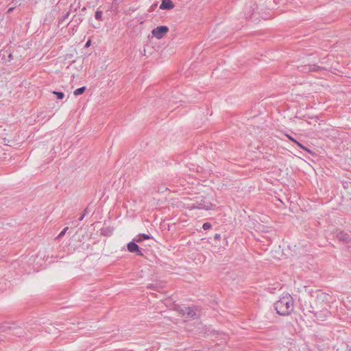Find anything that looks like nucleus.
<instances>
[{
  "mask_svg": "<svg viewBox=\"0 0 351 351\" xmlns=\"http://www.w3.org/2000/svg\"><path fill=\"white\" fill-rule=\"evenodd\" d=\"M274 308L278 315H289L294 308L293 299L291 295L285 294L275 302Z\"/></svg>",
  "mask_w": 351,
  "mask_h": 351,
  "instance_id": "nucleus-1",
  "label": "nucleus"
},
{
  "mask_svg": "<svg viewBox=\"0 0 351 351\" xmlns=\"http://www.w3.org/2000/svg\"><path fill=\"white\" fill-rule=\"evenodd\" d=\"M180 313L188 319H195L199 316V310L195 306L184 307L180 309Z\"/></svg>",
  "mask_w": 351,
  "mask_h": 351,
  "instance_id": "nucleus-2",
  "label": "nucleus"
},
{
  "mask_svg": "<svg viewBox=\"0 0 351 351\" xmlns=\"http://www.w3.org/2000/svg\"><path fill=\"white\" fill-rule=\"evenodd\" d=\"M191 208L193 209H203L208 210L213 209V205L210 202L202 199L200 202L193 203Z\"/></svg>",
  "mask_w": 351,
  "mask_h": 351,
  "instance_id": "nucleus-3",
  "label": "nucleus"
},
{
  "mask_svg": "<svg viewBox=\"0 0 351 351\" xmlns=\"http://www.w3.org/2000/svg\"><path fill=\"white\" fill-rule=\"evenodd\" d=\"M169 32L167 26H158L152 31V36L157 39H161Z\"/></svg>",
  "mask_w": 351,
  "mask_h": 351,
  "instance_id": "nucleus-4",
  "label": "nucleus"
},
{
  "mask_svg": "<svg viewBox=\"0 0 351 351\" xmlns=\"http://www.w3.org/2000/svg\"><path fill=\"white\" fill-rule=\"evenodd\" d=\"M128 250L132 253H136L138 256H143L142 251L135 242H130L128 243Z\"/></svg>",
  "mask_w": 351,
  "mask_h": 351,
  "instance_id": "nucleus-5",
  "label": "nucleus"
},
{
  "mask_svg": "<svg viewBox=\"0 0 351 351\" xmlns=\"http://www.w3.org/2000/svg\"><path fill=\"white\" fill-rule=\"evenodd\" d=\"M336 237L339 241H342L343 243H348L350 240V235L343 231L338 232L337 233Z\"/></svg>",
  "mask_w": 351,
  "mask_h": 351,
  "instance_id": "nucleus-6",
  "label": "nucleus"
},
{
  "mask_svg": "<svg viewBox=\"0 0 351 351\" xmlns=\"http://www.w3.org/2000/svg\"><path fill=\"white\" fill-rule=\"evenodd\" d=\"M175 7V5L171 0H162V3L160 5V10H171Z\"/></svg>",
  "mask_w": 351,
  "mask_h": 351,
  "instance_id": "nucleus-7",
  "label": "nucleus"
},
{
  "mask_svg": "<svg viewBox=\"0 0 351 351\" xmlns=\"http://www.w3.org/2000/svg\"><path fill=\"white\" fill-rule=\"evenodd\" d=\"M320 69L319 66L313 64V65H306L304 66L303 71H316Z\"/></svg>",
  "mask_w": 351,
  "mask_h": 351,
  "instance_id": "nucleus-8",
  "label": "nucleus"
},
{
  "mask_svg": "<svg viewBox=\"0 0 351 351\" xmlns=\"http://www.w3.org/2000/svg\"><path fill=\"white\" fill-rule=\"evenodd\" d=\"M138 238L134 239V241L140 243L143 239H149L151 237L147 234H141L138 236Z\"/></svg>",
  "mask_w": 351,
  "mask_h": 351,
  "instance_id": "nucleus-9",
  "label": "nucleus"
},
{
  "mask_svg": "<svg viewBox=\"0 0 351 351\" xmlns=\"http://www.w3.org/2000/svg\"><path fill=\"white\" fill-rule=\"evenodd\" d=\"M85 90H86V87L85 86L80 87L79 88H77L76 90H75L74 92H73V94H74L75 96L80 95L82 93H84Z\"/></svg>",
  "mask_w": 351,
  "mask_h": 351,
  "instance_id": "nucleus-10",
  "label": "nucleus"
},
{
  "mask_svg": "<svg viewBox=\"0 0 351 351\" xmlns=\"http://www.w3.org/2000/svg\"><path fill=\"white\" fill-rule=\"evenodd\" d=\"M53 93L56 95L58 99H62L64 94L62 92L53 91Z\"/></svg>",
  "mask_w": 351,
  "mask_h": 351,
  "instance_id": "nucleus-11",
  "label": "nucleus"
},
{
  "mask_svg": "<svg viewBox=\"0 0 351 351\" xmlns=\"http://www.w3.org/2000/svg\"><path fill=\"white\" fill-rule=\"evenodd\" d=\"M95 17L97 20L101 21L102 19V12L100 10H97Z\"/></svg>",
  "mask_w": 351,
  "mask_h": 351,
  "instance_id": "nucleus-12",
  "label": "nucleus"
},
{
  "mask_svg": "<svg viewBox=\"0 0 351 351\" xmlns=\"http://www.w3.org/2000/svg\"><path fill=\"white\" fill-rule=\"evenodd\" d=\"M296 145H298V147H300V148H302V149L306 151L307 152L310 153L311 151L310 149H308L307 147H306L305 146H304L302 144H301L300 143H299L298 141L296 142L295 143Z\"/></svg>",
  "mask_w": 351,
  "mask_h": 351,
  "instance_id": "nucleus-13",
  "label": "nucleus"
},
{
  "mask_svg": "<svg viewBox=\"0 0 351 351\" xmlns=\"http://www.w3.org/2000/svg\"><path fill=\"white\" fill-rule=\"evenodd\" d=\"M68 229H69L68 227L64 228L62 230V231L58 235L57 238L60 239V238L62 237L65 234V233H66V232L67 231Z\"/></svg>",
  "mask_w": 351,
  "mask_h": 351,
  "instance_id": "nucleus-14",
  "label": "nucleus"
},
{
  "mask_svg": "<svg viewBox=\"0 0 351 351\" xmlns=\"http://www.w3.org/2000/svg\"><path fill=\"white\" fill-rule=\"evenodd\" d=\"M202 228L204 230H208L211 228V224L206 222V223H204L202 226Z\"/></svg>",
  "mask_w": 351,
  "mask_h": 351,
  "instance_id": "nucleus-15",
  "label": "nucleus"
},
{
  "mask_svg": "<svg viewBox=\"0 0 351 351\" xmlns=\"http://www.w3.org/2000/svg\"><path fill=\"white\" fill-rule=\"evenodd\" d=\"M12 328L11 326H8L7 325H3L1 327H0V332L5 331L6 329L11 330Z\"/></svg>",
  "mask_w": 351,
  "mask_h": 351,
  "instance_id": "nucleus-16",
  "label": "nucleus"
},
{
  "mask_svg": "<svg viewBox=\"0 0 351 351\" xmlns=\"http://www.w3.org/2000/svg\"><path fill=\"white\" fill-rule=\"evenodd\" d=\"M286 136H287V138H288L290 141H291L292 142H293V143H296V142H298L296 139H295L294 138H293V137H292V136H291L290 135L287 134Z\"/></svg>",
  "mask_w": 351,
  "mask_h": 351,
  "instance_id": "nucleus-17",
  "label": "nucleus"
},
{
  "mask_svg": "<svg viewBox=\"0 0 351 351\" xmlns=\"http://www.w3.org/2000/svg\"><path fill=\"white\" fill-rule=\"evenodd\" d=\"M19 330H20V332H16L15 335L20 336L21 334L23 333V331H22V330L21 328H19Z\"/></svg>",
  "mask_w": 351,
  "mask_h": 351,
  "instance_id": "nucleus-18",
  "label": "nucleus"
},
{
  "mask_svg": "<svg viewBox=\"0 0 351 351\" xmlns=\"http://www.w3.org/2000/svg\"><path fill=\"white\" fill-rule=\"evenodd\" d=\"M220 238V234H216L215 235V239H219Z\"/></svg>",
  "mask_w": 351,
  "mask_h": 351,
  "instance_id": "nucleus-19",
  "label": "nucleus"
},
{
  "mask_svg": "<svg viewBox=\"0 0 351 351\" xmlns=\"http://www.w3.org/2000/svg\"><path fill=\"white\" fill-rule=\"evenodd\" d=\"M90 45V40H88L87 43H86L85 46L87 47H89Z\"/></svg>",
  "mask_w": 351,
  "mask_h": 351,
  "instance_id": "nucleus-20",
  "label": "nucleus"
},
{
  "mask_svg": "<svg viewBox=\"0 0 351 351\" xmlns=\"http://www.w3.org/2000/svg\"><path fill=\"white\" fill-rule=\"evenodd\" d=\"M84 217H85V214H83V215H82L79 218V220H80V221H82V220H83V219L84 218Z\"/></svg>",
  "mask_w": 351,
  "mask_h": 351,
  "instance_id": "nucleus-21",
  "label": "nucleus"
},
{
  "mask_svg": "<svg viewBox=\"0 0 351 351\" xmlns=\"http://www.w3.org/2000/svg\"><path fill=\"white\" fill-rule=\"evenodd\" d=\"M84 214H85V215L88 213V210H87V208H86L84 211Z\"/></svg>",
  "mask_w": 351,
  "mask_h": 351,
  "instance_id": "nucleus-22",
  "label": "nucleus"
},
{
  "mask_svg": "<svg viewBox=\"0 0 351 351\" xmlns=\"http://www.w3.org/2000/svg\"><path fill=\"white\" fill-rule=\"evenodd\" d=\"M13 9H14L13 8H9V10H8V12H10L11 11H12V10H13Z\"/></svg>",
  "mask_w": 351,
  "mask_h": 351,
  "instance_id": "nucleus-23",
  "label": "nucleus"
},
{
  "mask_svg": "<svg viewBox=\"0 0 351 351\" xmlns=\"http://www.w3.org/2000/svg\"><path fill=\"white\" fill-rule=\"evenodd\" d=\"M326 313H328L327 311H326V313L324 314V317H326Z\"/></svg>",
  "mask_w": 351,
  "mask_h": 351,
  "instance_id": "nucleus-24",
  "label": "nucleus"
}]
</instances>
